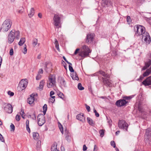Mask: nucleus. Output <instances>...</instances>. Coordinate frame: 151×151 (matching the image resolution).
Masks as SVG:
<instances>
[{
    "label": "nucleus",
    "mask_w": 151,
    "mask_h": 151,
    "mask_svg": "<svg viewBox=\"0 0 151 151\" xmlns=\"http://www.w3.org/2000/svg\"><path fill=\"white\" fill-rule=\"evenodd\" d=\"M151 73V66L147 69L143 73V76L146 77L149 76Z\"/></svg>",
    "instance_id": "obj_23"
},
{
    "label": "nucleus",
    "mask_w": 151,
    "mask_h": 151,
    "mask_svg": "<svg viewBox=\"0 0 151 151\" xmlns=\"http://www.w3.org/2000/svg\"><path fill=\"white\" fill-rule=\"evenodd\" d=\"M0 140L2 142H4V138L1 134L0 135Z\"/></svg>",
    "instance_id": "obj_43"
},
{
    "label": "nucleus",
    "mask_w": 151,
    "mask_h": 151,
    "mask_svg": "<svg viewBox=\"0 0 151 151\" xmlns=\"http://www.w3.org/2000/svg\"><path fill=\"white\" fill-rule=\"evenodd\" d=\"M56 81L55 77L53 75H50L49 76L48 80L47 83V86L50 88L55 85Z\"/></svg>",
    "instance_id": "obj_5"
},
{
    "label": "nucleus",
    "mask_w": 151,
    "mask_h": 151,
    "mask_svg": "<svg viewBox=\"0 0 151 151\" xmlns=\"http://www.w3.org/2000/svg\"><path fill=\"white\" fill-rule=\"evenodd\" d=\"M77 119L81 121L82 122H84L85 121V118L83 114L81 113L78 114L76 116Z\"/></svg>",
    "instance_id": "obj_19"
},
{
    "label": "nucleus",
    "mask_w": 151,
    "mask_h": 151,
    "mask_svg": "<svg viewBox=\"0 0 151 151\" xmlns=\"http://www.w3.org/2000/svg\"><path fill=\"white\" fill-rule=\"evenodd\" d=\"M132 98V97L131 96H125L124 97V98L126 100H129L131 99Z\"/></svg>",
    "instance_id": "obj_46"
},
{
    "label": "nucleus",
    "mask_w": 151,
    "mask_h": 151,
    "mask_svg": "<svg viewBox=\"0 0 151 151\" xmlns=\"http://www.w3.org/2000/svg\"><path fill=\"white\" fill-rule=\"evenodd\" d=\"M103 80V82L106 85L108 86L109 87H110L111 86V84L112 83V82L111 80H110L107 78H102Z\"/></svg>",
    "instance_id": "obj_16"
},
{
    "label": "nucleus",
    "mask_w": 151,
    "mask_h": 151,
    "mask_svg": "<svg viewBox=\"0 0 151 151\" xmlns=\"http://www.w3.org/2000/svg\"><path fill=\"white\" fill-rule=\"evenodd\" d=\"M26 126L27 130L28 131L29 133H30V130L29 128V126Z\"/></svg>",
    "instance_id": "obj_58"
},
{
    "label": "nucleus",
    "mask_w": 151,
    "mask_h": 151,
    "mask_svg": "<svg viewBox=\"0 0 151 151\" xmlns=\"http://www.w3.org/2000/svg\"><path fill=\"white\" fill-rule=\"evenodd\" d=\"M127 102L128 101L124 99H120L116 101V105L120 107L124 106Z\"/></svg>",
    "instance_id": "obj_14"
},
{
    "label": "nucleus",
    "mask_w": 151,
    "mask_h": 151,
    "mask_svg": "<svg viewBox=\"0 0 151 151\" xmlns=\"http://www.w3.org/2000/svg\"><path fill=\"white\" fill-rule=\"evenodd\" d=\"M28 83L27 79H22L19 82L17 87V90L19 91H21L27 87Z\"/></svg>",
    "instance_id": "obj_4"
},
{
    "label": "nucleus",
    "mask_w": 151,
    "mask_h": 151,
    "mask_svg": "<svg viewBox=\"0 0 151 151\" xmlns=\"http://www.w3.org/2000/svg\"><path fill=\"white\" fill-rule=\"evenodd\" d=\"M8 94L10 96H14V94L13 92H12L10 91H9L8 92Z\"/></svg>",
    "instance_id": "obj_44"
},
{
    "label": "nucleus",
    "mask_w": 151,
    "mask_h": 151,
    "mask_svg": "<svg viewBox=\"0 0 151 151\" xmlns=\"http://www.w3.org/2000/svg\"><path fill=\"white\" fill-rule=\"evenodd\" d=\"M10 126L11 129H12V130L14 131L15 129V127L14 125L12 123Z\"/></svg>",
    "instance_id": "obj_47"
},
{
    "label": "nucleus",
    "mask_w": 151,
    "mask_h": 151,
    "mask_svg": "<svg viewBox=\"0 0 151 151\" xmlns=\"http://www.w3.org/2000/svg\"><path fill=\"white\" fill-rule=\"evenodd\" d=\"M35 95V94L32 93L30 95V97L28 98L27 101L29 104H31L33 103L35 100L34 96Z\"/></svg>",
    "instance_id": "obj_17"
},
{
    "label": "nucleus",
    "mask_w": 151,
    "mask_h": 151,
    "mask_svg": "<svg viewBox=\"0 0 151 151\" xmlns=\"http://www.w3.org/2000/svg\"><path fill=\"white\" fill-rule=\"evenodd\" d=\"M19 36L20 32L19 31L12 30L8 35V42L10 44L12 43L15 38L18 39L19 38Z\"/></svg>",
    "instance_id": "obj_1"
},
{
    "label": "nucleus",
    "mask_w": 151,
    "mask_h": 151,
    "mask_svg": "<svg viewBox=\"0 0 151 151\" xmlns=\"http://www.w3.org/2000/svg\"><path fill=\"white\" fill-rule=\"evenodd\" d=\"M14 52L13 49L12 48L10 50L9 52V55H13Z\"/></svg>",
    "instance_id": "obj_51"
},
{
    "label": "nucleus",
    "mask_w": 151,
    "mask_h": 151,
    "mask_svg": "<svg viewBox=\"0 0 151 151\" xmlns=\"http://www.w3.org/2000/svg\"><path fill=\"white\" fill-rule=\"evenodd\" d=\"M145 86H148L151 85V76L148 77L142 82Z\"/></svg>",
    "instance_id": "obj_15"
},
{
    "label": "nucleus",
    "mask_w": 151,
    "mask_h": 151,
    "mask_svg": "<svg viewBox=\"0 0 151 151\" xmlns=\"http://www.w3.org/2000/svg\"><path fill=\"white\" fill-rule=\"evenodd\" d=\"M93 34H88L87 35L86 42L88 43H91L93 41L94 37Z\"/></svg>",
    "instance_id": "obj_13"
},
{
    "label": "nucleus",
    "mask_w": 151,
    "mask_h": 151,
    "mask_svg": "<svg viewBox=\"0 0 151 151\" xmlns=\"http://www.w3.org/2000/svg\"><path fill=\"white\" fill-rule=\"evenodd\" d=\"M142 39L145 42L146 44H149L150 42V37L149 34L147 32L143 34Z\"/></svg>",
    "instance_id": "obj_10"
},
{
    "label": "nucleus",
    "mask_w": 151,
    "mask_h": 151,
    "mask_svg": "<svg viewBox=\"0 0 151 151\" xmlns=\"http://www.w3.org/2000/svg\"><path fill=\"white\" fill-rule=\"evenodd\" d=\"M43 110L47 111V104H45L43 107Z\"/></svg>",
    "instance_id": "obj_48"
},
{
    "label": "nucleus",
    "mask_w": 151,
    "mask_h": 151,
    "mask_svg": "<svg viewBox=\"0 0 151 151\" xmlns=\"http://www.w3.org/2000/svg\"><path fill=\"white\" fill-rule=\"evenodd\" d=\"M87 149V147L86 146V145H84L83 146V150L84 151H85Z\"/></svg>",
    "instance_id": "obj_54"
},
{
    "label": "nucleus",
    "mask_w": 151,
    "mask_h": 151,
    "mask_svg": "<svg viewBox=\"0 0 151 151\" xmlns=\"http://www.w3.org/2000/svg\"><path fill=\"white\" fill-rule=\"evenodd\" d=\"M38 124L39 126H42L45 122V117L42 114H39L37 116Z\"/></svg>",
    "instance_id": "obj_8"
},
{
    "label": "nucleus",
    "mask_w": 151,
    "mask_h": 151,
    "mask_svg": "<svg viewBox=\"0 0 151 151\" xmlns=\"http://www.w3.org/2000/svg\"><path fill=\"white\" fill-rule=\"evenodd\" d=\"M151 65V60L149 59L145 63V65L142 68V70H145L147 68Z\"/></svg>",
    "instance_id": "obj_21"
},
{
    "label": "nucleus",
    "mask_w": 151,
    "mask_h": 151,
    "mask_svg": "<svg viewBox=\"0 0 151 151\" xmlns=\"http://www.w3.org/2000/svg\"><path fill=\"white\" fill-rule=\"evenodd\" d=\"M33 118H32L33 119V120L35 119H36V115L35 113H34L33 114Z\"/></svg>",
    "instance_id": "obj_62"
},
{
    "label": "nucleus",
    "mask_w": 151,
    "mask_h": 151,
    "mask_svg": "<svg viewBox=\"0 0 151 151\" xmlns=\"http://www.w3.org/2000/svg\"><path fill=\"white\" fill-rule=\"evenodd\" d=\"M41 77L42 76L40 74L38 73L36 77V80H38L41 79Z\"/></svg>",
    "instance_id": "obj_39"
},
{
    "label": "nucleus",
    "mask_w": 151,
    "mask_h": 151,
    "mask_svg": "<svg viewBox=\"0 0 151 151\" xmlns=\"http://www.w3.org/2000/svg\"><path fill=\"white\" fill-rule=\"evenodd\" d=\"M37 41L38 40L37 39L35 38L33 39L32 40V45L34 47L37 44Z\"/></svg>",
    "instance_id": "obj_33"
},
{
    "label": "nucleus",
    "mask_w": 151,
    "mask_h": 151,
    "mask_svg": "<svg viewBox=\"0 0 151 151\" xmlns=\"http://www.w3.org/2000/svg\"><path fill=\"white\" fill-rule=\"evenodd\" d=\"M79 50H80V49H79V48H77V49H76V50L74 53V54L75 55H76L78 53V51Z\"/></svg>",
    "instance_id": "obj_57"
},
{
    "label": "nucleus",
    "mask_w": 151,
    "mask_h": 151,
    "mask_svg": "<svg viewBox=\"0 0 151 151\" xmlns=\"http://www.w3.org/2000/svg\"><path fill=\"white\" fill-rule=\"evenodd\" d=\"M60 83L62 85L64 86H65L66 85V83L65 80L63 79L61 80L60 81Z\"/></svg>",
    "instance_id": "obj_37"
},
{
    "label": "nucleus",
    "mask_w": 151,
    "mask_h": 151,
    "mask_svg": "<svg viewBox=\"0 0 151 151\" xmlns=\"http://www.w3.org/2000/svg\"><path fill=\"white\" fill-rule=\"evenodd\" d=\"M27 52V49L26 48V45H25V47H24V51L23 52V53L24 54H25Z\"/></svg>",
    "instance_id": "obj_53"
},
{
    "label": "nucleus",
    "mask_w": 151,
    "mask_h": 151,
    "mask_svg": "<svg viewBox=\"0 0 151 151\" xmlns=\"http://www.w3.org/2000/svg\"><path fill=\"white\" fill-rule=\"evenodd\" d=\"M127 22L130 23L131 22V19L129 16H127Z\"/></svg>",
    "instance_id": "obj_41"
},
{
    "label": "nucleus",
    "mask_w": 151,
    "mask_h": 151,
    "mask_svg": "<svg viewBox=\"0 0 151 151\" xmlns=\"http://www.w3.org/2000/svg\"><path fill=\"white\" fill-rule=\"evenodd\" d=\"M71 76L74 80L78 81L79 78L76 72H74L71 74Z\"/></svg>",
    "instance_id": "obj_22"
},
{
    "label": "nucleus",
    "mask_w": 151,
    "mask_h": 151,
    "mask_svg": "<svg viewBox=\"0 0 151 151\" xmlns=\"http://www.w3.org/2000/svg\"><path fill=\"white\" fill-rule=\"evenodd\" d=\"M87 119L88 122L90 125L94 126L95 124V122L91 119L89 117H87Z\"/></svg>",
    "instance_id": "obj_24"
},
{
    "label": "nucleus",
    "mask_w": 151,
    "mask_h": 151,
    "mask_svg": "<svg viewBox=\"0 0 151 151\" xmlns=\"http://www.w3.org/2000/svg\"><path fill=\"white\" fill-rule=\"evenodd\" d=\"M118 126L120 129H123L126 131H128V125L124 120H119L118 122Z\"/></svg>",
    "instance_id": "obj_7"
},
{
    "label": "nucleus",
    "mask_w": 151,
    "mask_h": 151,
    "mask_svg": "<svg viewBox=\"0 0 151 151\" xmlns=\"http://www.w3.org/2000/svg\"><path fill=\"white\" fill-rule=\"evenodd\" d=\"M43 71L42 69V68H41L39 70L38 73L40 74H42L43 73Z\"/></svg>",
    "instance_id": "obj_52"
},
{
    "label": "nucleus",
    "mask_w": 151,
    "mask_h": 151,
    "mask_svg": "<svg viewBox=\"0 0 151 151\" xmlns=\"http://www.w3.org/2000/svg\"><path fill=\"white\" fill-rule=\"evenodd\" d=\"M23 12V10L22 9L19 10L18 11V12L20 14L22 13Z\"/></svg>",
    "instance_id": "obj_64"
},
{
    "label": "nucleus",
    "mask_w": 151,
    "mask_h": 151,
    "mask_svg": "<svg viewBox=\"0 0 151 151\" xmlns=\"http://www.w3.org/2000/svg\"><path fill=\"white\" fill-rule=\"evenodd\" d=\"M110 144L111 146L113 147H116V144L115 142L113 141H112L110 142Z\"/></svg>",
    "instance_id": "obj_40"
},
{
    "label": "nucleus",
    "mask_w": 151,
    "mask_h": 151,
    "mask_svg": "<svg viewBox=\"0 0 151 151\" xmlns=\"http://www.w3.org/2000/svg\"><path fill=\"white\" fill-rule=\"evenodd\" d=\"M97 147L96 145H94V147L93 149V151H98Z\"/></svg>",
    "instance_id": "obj_59"
},
{
    "label": "nucleus",
    "mask_w": 151,
    "mask_h": 151,
    "mask_svg": "<svg viewBox=\"0 0 151 151\" xmlns=\"http://www.w3.org/2000/svg\"><path fill=\"white\" fill-rule=\"evenodd\" d=\"M12 24L11 20L9 19H6L3 22L0 30H1L3 32L7 31L10 28Z\"/></svg>",
    "instance_id": "obj_3"
},
{
    "label": "nucleus",
    "mask_w": 151,
    "mask_h": 151,
    "mask_svg": "<svg viewBox=\"0 0 151 151\" xmlns=\"http://www.w3.org/2000/svg\"><path fill=\"white\" fill-rule=\"evenodd\" d=\"M41 142L40 140L38 141L37 143L36 148L37 150L40 149L41 147Z\"/></svg>",
    "instance_id": "obj_30"
},
{
    "label": "nucleus",
    "mask_w": 151,
    "mask_h": 151,
    "mask_svg": "<svg viewBox=\"0 0 151 151\" xmlns=\"http://www.w3.org/2000/svg\"><path fill=\"white\" fill-rule=\"evenodd\" d=\"M25 40L24 38L22 37L21 38L18 44L19 46H22L25 42Z\"/></svg>",
    "instance_id": "obj_28"
},
{
    "label": "nucleus",
    "mask_w": 151,
    "mask_h": 151,
    "mask_svg": "<svg viewBox=\"0 0 151 151\" xmlns=\"http://www.w3.org/2000/svg\"><path fill=\"white\" fill-rule=\"evenodd\" d=\"M24 114V111L22 109L21 111L20 112V114L21 115H23Z\"/></svg>",
    "instance_id": "obj_60"
},
{
    "label": "nucleus",
    "mask_w": 151,
    "mask_h": 151,
    "mask_svg": "<svg viewBox=\"0 0 151 151\" xmlns=\"http://www.w3.org/2000/svg\"><path fill=\"white\" fill-rule=\"evenodd\" d=\"M136 29L135 27V29L136 31L135 35L138 36L141 35H143L144 33H145V28L140 25H136Z\"/></svg>",
    "instance_id": "obj_6"
},
{
    "label": "nucleus",
    "mask_w": 151,
    "mask_h": 151,
    "mask_svg": "<svg viewBox=\"0 0 151 151\" xmlns=\"http://www.w3.org/2000/svg\"><path fill=\"white\" fill-rule=\"evenodd\" d=\"M101 5L104 7L112 6L113 3L111 0H102Z\"/></svg>",
    "instance_id": "obj_12"
},
{
    "label": "nucleus",
    "mask_w": 151,
    "mask_h": 151,
    "mask_svg": "<svg viewBox=\"0 0 151 151\" xmlns=\"http://www.w3.org/2000/svg\"><path fill=\"white\" fill-rule=\"evenodd\" d=\"M57 145H53L51 148V150L52 151H60L57 148Z\"/></svg>",
    "instance_id": "obj_29"
},
{
    "label": "nucleus",
    "mask_w": 151,
    "mask_h": 151,
    "mask_svg": "<svg viewBox=\"0 0 151 151\" xmlns=\"http://www.w3.org/2000/svg\"><path fill=\"white\" fill-rule=\"evenodd\" d=\"M144 77H145L144 76H143V74L142 75H141L140 76L139 78L137 79V81H142L143 80V79L144 78Z\"/></svg>",
    "instance_id": "obj_38"
},
{
    "label": "nucleus",
    "mask_w": 151,
    "mask_h": 151,
    "mask_svg": "<svg viewBox=\"0 0 151 151\" xmlns=\"http://www.w3.org/2000/svg\"><path fill=\"white\" fill-rule=\"evenodd\" d=\"M151 130L150 129H148L146 130L145 134V139L148 141H150L151 138Z\"/></svg>",
    "instance_id": "obj_18"
},
{
    "label": "nucleus",
    "mask_w": 151,
    "mask_h": 151,
    "mask_svg": "<svg viewBox=\"0 0 151 151\" xmlns=\"http://www.w3.org/2000/svg\"><path fill=\"white\" fill-rule=\"evenodd\" d=\"M4 111L8 113H11L13 111V108L12 105L8 103H4L3 105Z\"/></svg>",
    "instance_id": "obj_11"
},
{
    "label": "nucleus",
    "mask_w": 151,
    "mask_h": 151,
    "mask_svg": "<svg viewBox=\"0 0 151 151\" xmlns=\"http://www.w3.org/2000/svg\"><path fill=\"white\" fill-rule=\"evenodd\" d=\"M99 73L100 74L102 75L103 76L106 77L108 78H110V76L108 74L106 73H105L102 70H100L98 73H96L93 75L94 76H97V73Z\"/></svg>",
    "instance_id": "obj_20"
},
{
    "label": "nucleus",
    "mask_w": 151,
    "mask_h": 151,
    "mask_svg": "<svg viewBox=\"0 0 151 151\" xmlns=\"http://www.w3.org/2000/svg\"><path fill=\"white\" fill-rule=\"evenodd\" d=\"M63 59L66 61V62L68 64H71V63L69 62L67 60L65 56H63Z\"/></svg>",
    "instance_id": "obj_56"
},
{
    "label": "nucleus",
    "mask_w": 151,
    "mask_h": 151,
    "mask_svg": "<svg viewBox=\"0 0 151 151\" xmlns=\"http://www.w3.org/2000/svg\"><path fill=\"white\" fill-rule=\"evenodd\" d=\"M44 83L45 81L44 80L41 81L40 82L39 88L41 89L42 90L43 89V86L44 85Z\"/></svg>",
    "instance_id": "obj_27"
},
{
    "label": "nucleus",
    "mask_w": 151,
    "mask_h": 151,
    "mask_svg": "<svg viewBox=\"0 0 151 151\" xmlns=\"http://www.w3.org/2000/svg\"><path fill=\"white\" fill-rule=\"evenodd\" d=\"M47 65H48V63H45V70L47 72H48V70H47L48 68L47 67Z\"/></svg>",
    "instance_id": "obj_45"
},
{
    "label": "nucleus",
    "mask_w": 151,
    "mask_h": 151,
    "mask_svg": "<svg viewBox=\"0 0 151 151\" xmlns=\"http://www.w3.org/2000/svg\"><path fill=\"white\" fill-rule=\"evenodd\" d=\"M55 47L58 51H59L60 49L59 48V45L58 43V42L57 39H55Z\"/></svg>",
    "instance_id": "obj_32"
},
{
    "label": "nucleus",
    "mask_w": 151,
    "mask_h": 151,
    "mask_svg": "<svg viewBox=\"0 0 151 151\" xmlns=\"http://www.w3.org/2000/svg\"><path fill=\"white\" fill-rule=\"evenodd\" d=\"M86 109L87 110V111L88 112L90 111V106H89L87 105L86 104Z\"/></svg>",
    "instance_id": "obj_55"
},
{
    "label": "nucleus",
    "mask_w": 151,
    "mask_h": 151,
    "mask_svg": "<svg viewBox=\"0 0 151 151\" xmlns=\"http://www.w3.org/2000/svg\"><path fill=\"white\" fill-rule=\"evenodd\" d=\"M78 88L80 90H82L84 89V88L82 86V85L81 83H79L78 85Z\"/></svg>",
    "instance_id": "obj_35"
},
{
    "label": "nucleus",
    "mask_w": 151,
    "mask_h": 151,
    "mask_svg": "<svg viewBox=\"0 0 151 151\" xmlns=\"http://www.w3.org/2000/svg\"><path fill=\"white\" fill-rule=\"evenodd\" d=\"M16 120L17 121H19L20 120V116L18 114L16 116Z\"/></svg>",
    "instance_id": "obj_50"
},
{
    "label": "nucleus",
    "mask_w": 151,
    "mask_h": 151,
    "mask_svg": "<svg viewBox=\"0 0 151 151\" xmlns=\"http://www.w3.org/2000/svg\"><path fill=\"white\" fill-rule=\"evenodd\" d=\"M60 18L57 14H55L53 18V24L56 27H59L60 24Z\"/></svg>",
    "instance_id": "obj_9"
},
{
    "label": "nucleus",
    "mask_w": 151,
    "mask_h": 151,
    "mask_svg": "<svg viewBox=\"0 0 151 151\" xmlns=\"http://www.w3.org/2000/svg\"><path fill=\"white\" fill-rule=\"evenodd\" d=\"M105 130L104 129H101L99 131V133L100 134V136L102 137L104 135Z\"/></svg>",
    "instance_id": "obj_31"
},
{
    "label": "nucleus",
    "mask_w": 151,
    "mask_h": 151,
    "mask_svg": "<svg viewBox=\"0 0 151 151\" xmlns=\"http://www.w3.org/2000/svg\"><path fill=\"white\" fill-rule=\"evenodd\" d=\"M58 96L59 97L63 99V96H64L63 94L62 93H60L59 94H58Z\"/></svg>",
    "instance_id": "obj_49"
},
{
    "label": "nucleus",
    "mask_w": 151,
    "mask_h": 151,
    "mask_svg": "<svg viewBox=\"0 0 151 151\" xmlns=\"http://www.w3.org/2000/svg\"><path fill=\"white\" fill-rule=\"evenodd\" d=\"M69 70L70 72L74 73V70L73 68V67L72 66V64L71 63V64H69Z\"/></svg>",
    "instance_id": "obj_36"
},
{
    "label": "nucleus",
    "mask_w": 151,
    "mask_h": 151,
    "mask_svg": "<svg viewBox=\"0 0 151 151\" xmlns=\"http://www.w3.org/2000/svg\"><path fill=\"white\" fill-rule=\"evenodd\" d=\"M93 112L95 113V116L97 117H98L99 116V114L95 110V108L93 109Z\"/></svg>",
    "instance_id": "obj_42"
},
{
    "label": "nucleus",
    "mask_w": 151,
    "mask_h": 151,
    "mask_svg": "<svg viewBox=\"0 0 151 151\" xmlns=\"http://www.w3.org/2000/svg\"><path fill=\"white\" fill-rule=\"evenodd\" d=\"M35 14V10L33 8H32L30 10L29 12V17H32Z\"/></svg>",
    "instance_id": "obj_26"
},
{
    "label": "nucleus",
    "mask_w": 151,
    "mask_h": 151,
    "mask_svg": "<svg viewBox=\"0 0 151 151\" xmlns=\"http://www.w3.org/2000/svg\"><path fill=\"white\" fill-rule=\"evenodd\" d=\"M54 94V92L53 91H51L50 93V96H51Z\"/></svg>",
    "instance_id": "obj_61"
},
{
    "label": "nucleus",
    "mask_w": 151,
    "mask_h": 151,
    "mask_svg": "<svg viewBox=\"0 0 151 151\" xmlns=\"http://www.w3.org/2000/svg\"><path fill=\"white\" fill-rule=\"evenodd\" d=\"M33 137L35 140L38 139L39 137V134L37 132H33L32 133Z\"/></svg>",
    "instance_id": "obj_25"
},
{
    "label": "nucleus",
    "mask_w": 151,
    "mask_h": 151,
    "mask_svg": "<svg viewBox=\"0 0 151 151\" xmlns=\"http://www.w3.org/2000/svg\"><path fill=\"white\" fill-rule=\"evenodd\" d=\"M58 126H59V129L61 132V133L62 134H63V128L62 126V125H61V124L59 123L58 124Z\"/></svg>",
    "instance_id": "obj_34"
},
{
    "label": "nucleus",
    "mask_w": 151,
    "mask_h": 151,
    "mask_svg": "<svg viewBox=\"0 0 151 151\" xmlns=\"http://www.w3.org/2000/svg\"><path fill=\"white\" fill-rule=\"evenodd\" d=\"M91 50L86 45H83L81 48V51L79 52V55L83 58L89 56Z\"/></svg>",
    "instance_id": "obj_2"
},
{
    "label": "nucleus",
    "mask_w": 151,
    "mask_h": 151,
    "mask_svg": "<svg viewBox=\"0 0 151 151\" xmlns=\"http://www.w3.org/2000/svg\"><path fill=\"white\" fill-rule=\"evenodd\" d=\"M29 120H26V126H29Z\"/></svg>",
    "instance_id": "obj_63"
}]
</instances>
